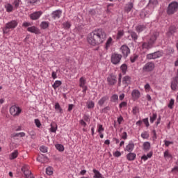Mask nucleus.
Here are the masks:
<instances>
[{"label":"nucleus","mask_w":178,"mask_h":178,"mask_svg":"<svg viewBox=\"0 0 178 178\" xmlns=\"http://www.w3.org/2000/svg\"><path fill=\"white\" fill-rule=\"evenodd\" d=\"M106 40V33L102 29H95L88 35V42L90 45H99Z\"/></svg>","instance_id":"nucleus-1"},{"label":"nucleus","mask_w":178,"mask_h":178,"mask_svg":"<svg viewBox=\"0 0 178 178\" xmlns=\"http://www.w3.org/2000/svg\"><path fill=\"white\" fill-rule=\"evenodd\" d=\"M158 35H159L158 33H155L150 38L149 42H142V45H141L142 49H146V51L151 49V48H152V47H154V44L155 43V41L156 40Z\"/></svg>","instance_id":"nucleus-2"},{"label":"nucleus","mask_w":178,"mask_h":178,"mask_svg":"<svg viewBox=\"0 0 178 178\" xmlns=\"http://www.w3.org/2000/svg\"><path fill=\"white\" fill-rule=\"evenodd\" d=\"M178 10V3L177 1L171 2L167 8V15L170 16L175 15Z\"/></svg>","instance_id":"nucleus-3"},{"label":"nucleus","mask_w":178,"mask_h":178,"mask_svg":"<svg viewBox=\"0 0 178 178\" xmlns=\"http://www.w3.org/2000/svg\"><path fill=\"white\" fill-rule=\"evenodd\" d=\"M17 21L12 20L11 22H8L6 24V26L3 29V32L4 34H8L9 33V29L13 30L17 27Z\"/></svg>","instance_id":"nucleus-4"},{"label":"nucleus","mask_w":178,"mask_h":178,"mask_svg":"<svg viewBox=\"0 0 178 178\" xmlns=\"http://www.w3.org/2000/svg\"><path fill=\"white\" fill-rule=\"evenodd\" d=\"M10 113L13 116H19L22 113V108L17 106H12L10 108Z\"/></svg>","instance_id":"nucleus-5"},{"label":"nucleus","mask_w":178,"mask_h":178,"mask_svg":"<svg viewBox=\"0 0 178 178\" xmlns=\"http://www.w3.org/2000/svg\"><path fill=\"white\" fill-rule=\"evenodd\" d=\"M155 69V64L153 62H148L143 67V72H152Z\"/></svg>","instance_id":"nucleus-6"},{"label":"nucleus","mask_w":178,"mask_h":178,"mask_svg":"<svg viewBox=\"0 0 178 178\" xmlns=\"http://www.w3.org/2000/svg\"><path fill=\"white\" fill-rule=\"evenodd\" d=\"M122 60V55L118 54H113L111 55V62L113 65H118Z\"/></svg>","instance_id":"nucleus-7"},{"label":"nucleus","mask_w":178,"mask_h":178,"mask_svg":"<svg viewBox=\"0 0 178 178\" xmlns=\"http://www.w3.org/2000/svg\"><path fill=\"white\" fill-rule=\"evenodd\" d=\"M163 54L161 51H156L154 53L149 54L146 56V59H158V58H161Z\"/></svg>","instance_id":"nucleus-8"},{"label":"nucleus","mask_w":178,"mask_h":178,"mask_svg":"<svg viewBox=\"0 0 178 178\" xmlns=\"http://www.w3.org/2000/svg\"><path fill=\"white\" fill-rule=\"evenodd\" d=\"M170 87L172 91L178 90V76L172 78Z\"/></svg>","instance_id":"nucleus-9"},{"label":"nucleus","mask_w":178,"mask_h":178,"mask_svg":"<svg viewBox=\"0 0 178 178\" xmlns=\"http://www.w3.org/2000/svg\"><path fill=\"white\" fill-rule=\"evenodd\" d=\"M120 51L124 58H127V56H129V54H130V49L127 45H122L120 47Z\"/></svg>","instance_id":"nucleus-10"},{"label":"nucleus","mask_w":178,"mask_h":178,"mask_svg":"<svg viewBox=\"0 0 178 178\" xmlns=\"http://www.w3.org/2000/svg\"><path fill=\"white\" fill-rule=\"evenodd\" d=\"M42 15V11H36L30 15V18L31 20H38L41 15Z\"/></svg>","instance_id":"nucleus-11"},{"label":"nucleus","mask_w":178,"mask_h":178,"mask_svg":"<svg viewBox=\"0 0 178 178\" xmlns=\"http://www.w3.org/2000/svg\"><path fill=\"white\" fill-rule=\"evenodd\" d=\"M131 97L134 101L138 99L141 97V93L138 90H134L131 92Z\"/></svg>","instance_id":"nucleus-12"},{"label":"nucleus","mask_w":178,"mask_h":178,"mask_svg":"<svg viewBox=\"0 0 178 178\" xmlns=\"http://www.w3.org/2000/svg\"><path fill=\"white\" fill-rule=\"evenodd\" d=\"M130 83H131V76L127 75L122 78V84L125 87H127Z\"/></svg>","instance_id":"nucleus-13"},{"label":"nucleus","mask_w":178,"mask_h":178,"mask_svg":"<svg viewBox=\"0 0 178 178\" xmlns=\"http://www.w3.org/2000/svg\"><path fill=\"white\" fill-rule=\"evenodd\" d=\"M107 81L109 84V86H114V84H116V76L115 75L109 76L107 78Z\"/></svg>","instance_id":"nucleus-14"},{"label":"nucleus","mask_w":178,"mask_h":178,"mask_svg":"<svg viewBox=\"0 0 178 178\" xmlns=\"http://www.w3.org/2000/svg\"><path fill=\"white\" fill-rule=\"evenodd\" d=\"M22 172L24 173V175L26 177H29V176H30V175H31V171L29 170L28 165H24L22 168Z\"/></svg>","instance_id":"nucleus-15"},{"label":"nucleus","mask_w":178,"mask_h":178,"mask_svg":"<svg viewBox=\"0 0 178 178\" xmlns=\"http://www.w3.org/2000/svg\"><path fill=\"white\" fill-rule=\"evenodd\" d=\"M51 16L54 19H59L62 16V11L60 10H56L52 13Z\"/></svg>","instance_id":"nucleus-16"},{"label":"nucleus","mask_w":178,"mask_h":178,"mask_svg":"<svg viewBox=\"0 0 178 178\" xmlns=\"http://www.w3.org/2000/svg\"><path fill=\"white\" fill-rule=\"evenodd\" d=\"M112 45H113V39L112 37H109L106 42L105 49H109Z\"/></svg>","instance_id":"nucleus-17"},{"label":"nucleus","mask_w":178,"mask_h":178,"mask_svg":"<svg viewBox=\"0 0 178 178\" xmlns=\"http://www.w3.org/2000/svg\"><path fill=\"white\" fill-rule=\"evenodd\" d=\"M27 31H29V33H33V34H40V29L35 26L28 27Z\"/></svg>","instance_id":"nucleus-18"},{"label":"nucleus","mask_w":178,"mask_h":178,"mask_svg":"<svg viewBox=\"0 0 178 178\" xmlns=\"http://www.w3.org/2000/svg\"><path fill=\"white\" fill-rule=\"evenodd\" d=\"M134 149V143L131 142L129 143L125 147L124 151H127V152H131Z\"/></svg>","instance_id":"nucleus-19"},{"label":"nucleus","mask_w":178,"mask_h":178,"mask_svg":"<svg viewBox=\"0 0 178 178\" xmlns=\"http://www.w3.org/2000/svg\"><path fill=\"white\" fill-rule=\"evenodd\" d=\"M134 6V4L131 2L126 4L124 7V11L127 12V13H129L131 11V9H133V7Z\"/></svg>","instance_id":"nucleus-20"},{"label":"nucleus","mask_w":178,"mask_h":178,"mask_svg":"<svg viewBox=\"0 0 178 178\" xmlns=\"http://www.w3.org/2000/svg\"><path fill=\"white\" fill-rule=\"evenodd\" d=\"M54 109L56 111L57 113H63V110L62 109V107H60L59 103H56Z\"/></svg>","instance_id":"nucleus-21"},{"label":"nucleus","mask_w":178,"mask_h":178,"mask_svg":"<svg viewBox=\"0 0 178 178\" xmlns=\"http://www.w3.org/2000/svg\"><path fill=\"white\" fill-rule=\"evenodd\" d=\"M136 156H137V155L135 153H131L130 152V153L127 155V159L128 161H134V159H136Z\"/></svg>","instance_id":"nucleus-22"},{"label":"nucleus","mask_w":178,"mask_h":178,"mask_svg":"<svg viewBox=\"0 0 178 178\" xmlns=\"http://www.w3.org/2000/svg\"><path fill=\"white\" fill-rule=\"evenodd\" d=\"M123 35H124V31L118 29L117 33V37H116L117 41H119V40H120V38H122Z\"/></svg>","instance_id":"nucleus-23"},{"label":"nucleus","mask_w":178,"mask_h":178,"mask_svg":"<svg viewBox=\"0 0 178 178\" xmlns=\"http://www.w3.org/2000/svg\"><path fill=\"white\" fill-rule=\"evenodd\" d=\"M26 133L24 132H19V133H14L11 135V137L13 138H16V137H25Z\"/></svg>","instance_id":"nucleus-24"},{"label":"nucleus","mask_w":178,"mask_h":178,"mask_svg":"<svg viewBox=\"0 0 178 178\" xmlns=\"http://www.w3.org/2000/svg\"><path fill=\"white\" fill-rule=\"evenodd\" d=\"M49 27V22L43 21L40 24V29H42V30H45Z\"/></svg>","instance_id":"nucleus-25"},{"label":"nucleus","mask_w":178,"mask_h":178,"mask_svg":"<svg viewBox=\"0 0 178 178\" xmlns=\"http://www.w3.org/2000/svg\"><path fill=\"white\" fill-rule=\"evenodd\" d=\"M5 8L6 10V12H8V13H10V12H13V6L10 3H7L5 5Z\"/></svg>","instance_id":"nucleus-26"},{"label":"nucleus","mask_w":178,"mask_h":178,"mask_svg":"<svg viewBox=\"0 0 178 178\" xmlns=\"http://www.w3.org/2000/svg\"><path fill=\"white\" fill-rule=\"evenodd\" d=\"M150 149H151V143H149V142H145L143 143L144 151H149Z\"/></svg>","instance_id":"nucleus-27"},{"label":"nucleus","mask_w":178,"mask_h":178,"mask_svg":"<svg viewBox=\"0 0 178 178\" xmlns=\"http://www.w3.org/2000/svg\"><path fill=\"white\" fill-rule=\"evenodd\" d=\"M146 27L144 25H138L136 27V30L137 33H141L142 31H144L145 30Z\"/></svg>","instance_id":"nucleus-28"},{"label":"nucleus","mask_w":178,"mask_h":178,"mask_svg":"<svg viewBox=\"0 0 178 178\" xmlns=\"http://www.w3.org/2000/svg\"><path fill=\"white\" fill-rule=\"evenodd\" d=\"M107 99H108V97H106V96L102 97L101 99H99L98 102L99 106H102V105H104V104H105V102H106Z\"/></svg>","instance_id":"nucleus-29"},{"label":"nucleus","mask_w":178,"mask_h":178,"mask_svg":"<svg viewBox=\"0 0 178 178\" xmlns=\"http://www.w3.org/2000/svg\"><path fill=\"white\" fill-rule=\"evenodd\" d=\"M18 156L19 152H17V150H15L10 155V159H16V158H17Z\"/></svg>","instance_id":"nucleus-30"},{"label":"nucleus","mask_w":178,"mask_h":178,"mask_svg":"<svg viewBox=\"0 0 178 178\" xmlns=\"http://www.w3.org/2000/svg\"><path fill=\"white\" fill-rule=\"evenodd\" d=\"M62 86V81H56L52 85V87L54 90H56L58 87H60Z\"/></svg>","instance_id":"nucleus-31"},{"label":"nucleus","mask_w":178,"mask_h":178,"mask_svg":"<svg viewBox=\"0 0 178 178\" xmlns=\"http://www.w3.org/2000/svg\"><path fill=\"white\" fill-rule=\"evenodd\" d=\"M86 80L84 77H81L79 79V87H86Z\"/></svg>","instance_id":"nucleus-32"},{"label":"nucleus","mask_w":178,"mask_h":178,"mask_svg":"<svg viewBox=\"0 0 178 178\" xmlns=\"http://www.w3.org/2000/svg\"><path fill=\"white\" fill-rule=\"evenodd\" d=\"M55 147L60 152H63L65 151V147H63V145L56 144Z\"/></svg>","instance_id":"nucleus-33"},{"label":"nucleus","mask_w":178,"mask_h":178,"mask_svg":"<svg viewBox=\"0 0 178 178\" xmlns=\"http://www.w3.org/2000/svg\"><path fill=\"white\" fill-rule=\"evenodd\" d=\"M93 173H95L94 178H102V174L99 172V171L94 169L93 170Z\"/></svg>","instance_id":"nucleus-34"},{"label":"nucleus","mask_w":178,"mask_h":178,"mask_svg":"<svg viewBox=\"0 0 178 178\" xmlns=\"http://www.w3.org/2000/svg\"><path fill=\"white\" fill-rule=\"evenodd\" d=\"M176 32V26H170L169 29V31L168 33V35H172V34H175Z\"/></svg>","instance_id":"nucleus-35"},{"label":"nucleus","mask_w":178,"mask_h":178,"mask_svg":"<svg viewBox=\"0 0 178 178\" xmlns=\"http://www.w3.org/2000/svg\"><path fill=\"white\" fill-rule=\"evenodd\" d=\"M56 130H58V125L56 124H51L50 131L51 133H56Z\"/></svg>","instance_id":"nucleus-36"},{"label":"nucleus","mask_w":178,"mask_h":178,"mask_svg":"<svg viewBox=\"0 0 178 178\" xmlns=\"http://www.w3.org/2000/svg\"><path fill=\"white\" fill-rule=\"evenodd\" d=\"M120 69L123 74H126V72H127V65L126 64H123L121 65Z\"/></svg>","instance_id":"nucleus-37"},{"label":"nucleus","mask_w":178,"mask_h":178,"mask_svg":"<svg viewBox=\"0 0 178 178\" xmlns=\"http://www.w3.org/2000/svg\"><path fill=\"white\" fill-rule=\"evenodd\" d=\"M46 173H47V175H49V176L52 175L54 173V169H52V168H51V167H48L46 169Z\"/></svg>","instance_id":"nucleus-38"},{"label":"nucleus","mask_w":178,"mask_h":178,"mask_svg":"<svg viewBox=\"0 0 178 178\" xmlns=\"http://www.w3.org/2000/svg\"><path fill=\"white\" fill-rule=\"evenodd\" d=\"M142 138L148 139L149 138V134L147 131H144L141 134Z\"/></svg>","instance_id":"nucleus-39"},{"label":"nucleus","mask_w":178,"mask_h":178,"mask_svg":"<svg viewBox=\"0 0 178 178\" xmlns=\"http://www.w3.org/2000/svg\"><path fill=\"white\" fill-rule=\"evenodd\" d=\"M164 158L165 159H169V158H172V155L170 154V153H169V150H165L164 152Z\"/></svg>","instance_id":"nucleus-40"},{"label":"nucleus","mask_w":178,"mask_h":178,"mask_svg":"<svg viewBox=\"0 0 178 178\" xmlns=\"http://www.w3.org/2000/svg\"><path fill=\"white\" fill-rule=\"evenodd\" d=\"M87 105H88V109H92V108H94V106H95L94 102H92V101L88 102Z\"/></svg>","instance_id":"nucleus-41"},{"label":"nucleus","mask_w":178,"mask_h":178,"mask_svg":"<svg viewBox=\"0 0 178 178\" xmlns=\"http://www.w3.org/2000/svg\"><path fill=\"white\" fill-rule=\"evenodd\" d=\"M104 130L105 129H104V127L102 126V124L97 125V132L99 133V134H101L102 131H104Z\"/></svg>","instance_id":"nucleus-42"},{"label":"nucleus","mask_w":178,"mask_h":178,"mask_svg":"<svg viewBox=\"0 0 178 178\" xmlns=\"http://www.w3.org/2000/svg\"><path fill=\"white\" fill-rule=\"evenodd\" d=\"M131 37L134 41H137L138 38V35H137V33H136V32H131Z\"/></svg>","instance_id":"nucleus-43"},{"label":"nucleus","mask_w":178,"mask_h":178,"mask_svg":"<svg viewBox=\"0 0 178 178\" xmlns=\"http://www.w3.org/2000/svg\"><path fill=\"white\" fill-rule=\"evenodd\" d=\"M157 116L156 113H153L152 116L150 117V123H154L156 120Z\"/></svg>","instance_id":"nucleus-44"},{"label":"nucleus","mask_w":178,"mask_h":178,"mask_svg":"<svg viewBox=\"0 0 178 178\" xmlns=\"http://www.w3.org/2000/svg\"><path fill=\"white\" fill-rule=\"evenodd\" d=\"M118 99H119V97L118 96V95H113L111 98V102H116Z\"/></svg>","instance_id":"nucleus-45"},{"label":"nucleus","mask_w":178,"mask_h":178,"mask_svg":"<svg viewBox=\"0 0 178 178\" xmlns=\"http://www.w3.org/2000/svg\"><path fill=\"white\" fill-rule=\"evenodd\" d=\"M173 105H175V99H171L170 103L168 104V108L170 109H173Z\"/></svg>","instance_id":"nucleus-46"},{"label":"nucleus","mask_w":178,"mask_h":178,"mask_svg":"<svg viewBox=\"0 0 178 178\" xmlns=\"http://www.w3.org/2000/svg\"><path fill=\"white\" fill-rule=\"evenodd\" d=\"M13 5L15 6V8L17 9V8H19V5H20V0H15L13 2Z\"/></svg>","instance_id":"nucleus-47"},{"label":"nucleus","mask_w":178,"mask_h":178,"mask_svg":"<svg viewBox=\"0 0 178 178\" xmlns=\"http://www.w3.org/2000/svg\"><path fill=\"white\" fill-rule=\"evenodd\" d=\"M144 88L146 92H148L149 91L151 90V86L149 85V83H146L144 86Z\"/></svg>","instance_id":"nucleus-48"},{"label":"nucleus","mask_w":178,"mask_h":178,"mask_svg":"<svg viewBox=\"0 0 178 178\" xmlns=\"http://www.w3.org/2000/svg\"><path fill=\"white\" fill-rule=\"evenodd\" d=\"M138 112H139V108H138V106H135V107L133 108V109H132V113H133L134 115H137V113H138Z\"/></svg>","instance_id":"nucleus-49"},{"label":"nucleus","mask_w":178,"mask_h":178,"mask_svg":"<svg viewBox=\"0 0 178 178\" xmlns=\"http://www.w3.org/2000/svg\"><path fill=\"white\" fill-rule=\"evenodd\" d=\"M113 155L114 156H115L116 158H119V156H122V153H120V152H119V151H116V152H113Z\"/></svg>","instance_id":"nucleus-50"},{"label":"nucleus","mask_w":178,"mask_h":178,"mask_svg":"<svg viewBox=\"0 0 178 178\" xmlns=\"http://www.w3.org/2000/svg\"><path fill=\"white\" fill-rule=\"evenodd\" d=\"M70 22H65L64 24H63V27L65 28V29H70Z\"/></svg>","instance_id":"nucleus-51"},{"label":"nucleus","mask_w":178,"mask_h":178,"mask_svg":"<svg viewBox=\"0 0 178 178\" xmlns=\"http://www.w3.org/2000/svg\"><path fill=\"white\" fill-rule=\"evenodd\" d=\"M143 122L145 124L146 127H149V122H148V118L143 119Z\"/></svg>","instance_id":"nucleus-52"},{"label":"nucleus","mask_w":178,"mask_h":178,"mask_svg":"<svg viewBox=\"0 0 178 178\" xmlns=\"http://www.w3.org/2000/svg\"><path fill=\"white\" fill-rule=\"evenodd\" d=\"M40 150L41 151V152H43L44 154H45V152H47V147L45 146H41Z\"/></svg>","instance_id":"nucleus-53"},{"label":"nucleus","mask_w":178,"mask_h":178,"mask_svg":"<svg viewBox=\"0 0 178 178\" xmlns=\"http://www.w3.org/2000/svg\"><path fill=\"white\" fill-rule=\"evenodd\" d=\"M119 106H120V109H122V108H124L125 106H127V102H122L120 103Z\"/></svg>","instance_id":"nucleus-54"},{"label":"nucleus","mask_w":178,"mask_h":178,"mask_svg":"<svg viewBox=\"0 0 178 178\" xmlns=\"http://www.w3.org/2000/svg\"><path fill=\"white\" fill-rule=\"evenodd\" d=\"M149 3L156 6V5H158V0H149Z\"/></svg>","instance_id":"nucleus-55"},{"label":"nucleus","mask_w":178,"mask_h":178,"mask_svg":"<svg viewBox=\"0 0 178 178\" xmlns=\"http://www.w3.org/2000/svg\"><path fill=\"white\" fill-rule=\"evenodd\" d=\"M35 124L38 127H41V122H40V120L35 119Z\"/></svg>","instance_id":"nucleus-56"},{"label":"nucleus","mask_w":178,"mask_h":178,"mask_svg":"<svg viewBox=\"0 0 178 178\" xmlns=\"http://www.w3.org/2000/svg\"><path fill=\"white\" fill-rule=\"evenodd\" d=\"M79 123L81 126H83V127H86L87 126V123L84 122V120H80Z\"/></svg>","instance_id":"nucleus-57"},{"label":"nucleus","mask_w":178,"mask_h":178,"mask_svg":"<svg viewBox=\"0 0 178 178\" xmlns=\"http://www.w3.org/2000/svg\"><path fill=\"white\" fill-rule=\"evenodd\" d=\"M137 58H138V56H134V57H131V63H134V62H136V60H137Z\"/></svg>","instance_id":"nucleus-58"},{"label":"nucleus","mask_w":178,"mask_h":178,"mask_svg":"<svg viewBox=\"0 0 178 178\" xmlns=\"http://www.w3.org/2000/svg\"><path fill=\"white\" fill-rule=\"evenodd\" d=\"M122 140H127V132H123L122 136Z\"/></svg>","instance_id":"nucleus-59"},{"label":"nucleus","mask_w":178,"mask_h":178,"mask_svg":"<svg viewBox=\"0 0 178 178\" xmlns=\"http://www.w3.org/2000/svg\"><path fill=\"white\" fill-rule=\"evenodd\" d=\"M51 77L55 80L56 79H58L57 74L55 71H54L51 74Z\"/></svg>","instance_id":"nucleus-60"},{"label":"nucleus","mask_w":178,"mask_h":178,"mask_svg":"<svg viewBox=\"0 0 178 178\" xmlns=\"http://www.w3.org/2000/svg\"><path fill=\"white\" fill-rule=\"evenodd\" d=\"M164 143H165V147H169V145H170V144H173V142H170L168 140H164Z\"/></svg>","instance_id":"nucleus-61"},{"label":"nucleus","mask_w":178,"mask_h":178,"mask_svg":"<svg viewBox=\"0 0 178 178\" xmlns=\"http://www.w3.org/2000/svg\"><path fill=\"white\" fill-rule=\"evenodd\" d=\"M30 26H31V24L30 22H24L22 24L23 27H29Z\"/></svg>","instance_id":"nucleus-62"},{"label":"nucleus","mask_w":178,"mask_h":178,"mask_svg":"<svg viewBox=\"0 0 178 178\" xmlns=\"http://www.w3.org/2000/svg\"><path fill=\"white\" fill-rule=\"evenodd\" d=\"M172 173H178V166L174 167L173 169L172 170Z\"/></svg>","instance_id":"nucleus-63"},{"label":"nucleus","mask_w":178,"mask_h":178,"mask_svg":"<svg viewBox=\"0 0 178 178\" xmlns=\"http://www.w3.org/2000/svg\"><path fill=\"white\" fill-rule=\"evenodd\" d=\"M122 122H123V117L122 116H120L118 118V123L119 124H120L122 123Z\"/></svg>","instance_id":"nucleus-64"}]
</instances>
